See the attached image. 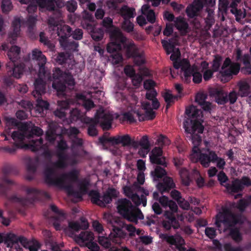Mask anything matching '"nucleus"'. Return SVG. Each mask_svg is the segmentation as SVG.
Masks as SVG:
<instances>
[{"instance_id": "obj_14", "label": "nucleus", "mask_w": 251, "mask_h": 251, "mask_svg": "<svg viewBox=\"0 0 251 251\" xmlns=\"http://www.w3.org/2000/svg\"><path fill=\"white\" fill-rule=\"evenodd\" d=\"M240 1L241 0H232L231 3L229 4L227 0H219V9L226 11L228 8H230L231 13L235 15L236 20L239 21L246 16L244 10H238L237 8V6Z\"/></svg>"}, {"instance_id": "obj_9", "label": "nucleus", "mask_w": 251, "mask_h": 251, "mask_svg": "<svg viewBox=\"0 0 251 251\" xmlns=\"http://www.w3.org/2000/svg\"><path fill=\"white\" fill-rule=\"evenodd\" d=\"M34 90L32 94L36 99V111L39 114L43 113L44 110L49 109L50 104L46 100H43L41 96L46 93V83L42 78H37L34 83Z\"/></svg>"}, {"instance_id": "obj_43", "label": "nucleus", "mask_w": 251, "mask_h": 251, "mask_svg": "<svg viewBox=\"0 0 251 251\" xmlns=\"http://www.w3.org/2000/svg\"><path fill=\"white\" fill-rule=\"evenodd\" d=\"M154 180H157L159 178H161L167 175V172L164 168H162L159 166H157L153 171L151 172Z\"/></svg>"}, {"instance_id": "obj_12", "label": "nucleus", "mask_w": 251, "mask_h": 251, "mask_svg": "<svg viewBox=\"0 0 251 251\" xmlns=\"http://www.w3.org/2000/svg\"><path fill=\"white\" fill-rule=\"evenodd\" d=\"M204 6L202 0H194L191 4L186 7L185 12L189 19H194L193 24L196 28L200 26V22L197 17L199 15L200 11Z\"/></svg>"}, {"instance_id": "obj_19", "label": "nucleus", "mask_w": 251, "mask_h": 251, "mask_svg": "<svg viewBox=\"0 0 251 251\" xmlns=\"http://www.w3.org/2000/svg\"><path fill=\"white\" fill-rule=\"evenodd\" d=\"M240 70V66L238 63H231L230 60L226 58L221 68V73L225 75L230 76L232 75H236Z\"/></svg>"}, {"instance_id": "obj_21", "label": "nucleus", "mask_w": 251, "mask_h": 251, "mask_svg": "<svg viewBox=\"0 0 251 251\" xmlns=\"http://www.w3.org/2000/svg\"><path fill=\"white\" fill-rule=\"evenodd\" d=\"M187 72L188 79L186 77H182L185 83H189L191 82L192 76H193V81L195 83H199L202 80V75L198 71V69L195 66H190Z\"/></svg>"}, {"instance_id": "obj_40", "label": "nucleus", "mask_w": 251, "mask_h": 251, "mask_svg": "<svg viewBox=\"0 0 251 251\" xmlns=\"http://www.w3.org/2000/svg\"><path fill=\"white\" fill-rule=\"evenodd\" d=\"M102 25L106 28V31L109 33V36H110L112 31L115 29L120 30L113 25V20L110 17L103 18L102 21Z\"/></svg>"}, {"instance_id": "obj_48", "label": "nucleus", "mask_w": 251, "mask_h": 251, "mask_svg": "<svg viewBox=\"0 0 251 251\" xmlns=\"http://www.w3.org/2000/svg\"><path fill=\"white\" fill-rule=\"evenodd\" d=\"M70 53L68 52H61L58 53L55 60L56 62L60 65H63L66 63L67 61L70 58Z\"/></svg>"}, {"instance_id": "obj_24", "label": "nucleus", "mask_w": 251, "mask_h": 251, "mask_svg": "<svg viewBox=\"0 0 251 251\" xmlns=\"http://www.w3.org/2000/svg\"><path fill=\"white\" fill-rule=\"evenodd\" d=\"M118 192L114 188H108L104 195L101 197L100 206L105 207L107 204L112 201V199L118 196Z\"/></svg>"}, {"instance_id": "obj_5", "label": "nucleus", "mask_w": 251, "mask_h": 251, "mask_svg": "<svg viewBox=\"0 0 251 251\" xmlns=\"http://www.w3.org/2000/svg\"><path fill=\"white\" fill-rule=\"evenodd\" d=\"M57 169H60L49 166H46L45 168L44 181L48 186L63 188L65 187L66 179L73 182L77 181L79 172L77 170L73 169L67 173L59 175L56 171Z\"/></svg>"}, {"instance_id": "obj_3", "label": "nucleus", "mask_w": 251, "mask_h": 251, "mask_svg": "<svg viewBox=\"0 0 251 251\" xmlns=\"http://www.w3.org/2000/svg\"><path fill=\"white\" fill-rule=\"evenodd\" d=\"M236 205L233 203L230 207H223L216 216L215 224L221 232H227L234 241L239 242L242 239V234L235 226L242 222L241 217L236 216L233 213L232 209Z\"/></svg>"}, {"instance_id": "obj_11", "label": "nucleus", "mask_w": 251, "mask_h": 251, "mask_svg": "<svg viewBox=\"0 0 251 251\" xmlns=\"http://www.w3.org/2000/svg\"><path fill=\"white\" fill-rule=\"evenodd\" d=\"M110 38L111 42L107 46V52L114 54L120 51L123 48L126 50V38L124 36L120 30L115 29L112 31Z\"/></svg>"}, {"instance_id": "obj_13", "label": "nucleus", "mask_w": 251, "mask_h": 251, "mask_svg": "<svg viewBox=\"0 0 251 251\" xmlns=\"http://www.w3.org/2000/svg\"><path fill=\"white\" fill-rule=\"evenodd\" d=\"M126 47V54L128 58H132L136 66H140L145 63L143 52H140L138 47L133 41L128 42Z\"/></svg>"}, {"instance_id": "obj_34", "label": "nucleus", "mask_w": 251, "mask_h": 251, "mask_svg": "<svg viewBox=\"0 0 251 251\" xmlns=\"http://www.w3.org/2000/svg\"><path fill=\"white\" fill-rule=\"evenodd\" d=\"M160 237L165 240L169 244L175 245L176 247L177 245L184 243V239L179 236H174L173 235L170 236L166 234H162Z\"/></svg>"}, {"instance_id": "obj_54", "label": "nucleus", "mask_w": 251, "mask_h": 251, "mask_svg": "<svg viewBox=\"0 0 251 251\" xmlns=\"http://www.w3.org/2000/svg\"><path fill=\"white\" fill-rule=\"evenodd\" d=\"M151 162L153 164L162 165L164 168L167 166V163L165 161V158L164 157H150Z\"/></svg>"}, {"instance_id": "obj_38", "label": "nucleus", "mask_w": 251, "mask_h": 251, "mask_svg": "<svg viewBox=\"0 0 251 251\" xmlns=\"http://www.w3.org/2000/svg\"><path fill=\"white\" fill-rule=\"evenodd\" d=\"M30 149L33 151H37L43 148V139L41 137L31 139L28 144Z\"/></svg>"}, {"instance_id": "obj_6", "label": "nucleus", "mask_w": 251, "mask_h": 251, "mask_svg": "<svg viewBox=\"0 0 251 251\" xmlns=\"http://www.w3.org/2000/svg\"><path fill=\"white\" fill-rule=\"evenodd\" d=\"M20 52L21 49L17 46L11 47L7 52V56L10 61L6 65L7 73L4 81L8 86L13 84L14 78H19L23 75L24 65L16 63L19 58Z\"/></svg>"}, {"instance_id": "obj_22", "label": "nucleus", "mask_w": 251, "mask_h": 251, "mask_svg": "<svg viewBox=\"0 0 251 251\" xmlns=\"http://www.w3.org/2000/svg\"><path fill=\"white\" fill-rule=\"evenodd\" d=\"M126 236V233L122 228L113 226L112 231L109 235V239L116 244H121L122 239H125Z\"/></svg>"}, {"instance_id": "obj_25", "label": "nucleus", "mask_w": 251, "mask_h": 251, "mask_svg": "<svg viewBox=\"0 0 251 251\" xmlns=\"http://www.w3.org/2000/svg\"><path fill=\"white\" fill-rule=\"evenodd\" d=\"M82 122L88 125V134L91 136H95L98 134V130L96 128L97 126L99 123V119L85 117Z\"/></svg>"}, {"instance_id": "obj_31", "label": "nucleus", "mask_w": 251, "mask_h": 251, "mask_svg": "<svg viewBox=\"0 0 251 251\" xmlns=\"http://www.w3.org/2000/svg\"><path fill=\"white\" fill-rule=\"evenodd\" d=\"M133 112L138 117L139 121L152 120L155 117V113L152 109L145 111V113H141L139 110H134Z\"/></svg>"}, {"instance_id": "obj_36", "label": "nucleus", "mask_w": 251, "mask_h": 251, "mask_svg": "<svg viewBox=\"0 0 251 251\" xmlns=\"http://www.w3.org/2000/svg\"><path fill=\"white\" fill-rule=\"evenodd\" d=\"M60 44L61 47L67 51L66 52L70 53V55L72 52L77 50V49L78 47L77 42L74 41L70 42L68 39L60 43Z\"/></svg>"}, {"instance_id": "obj_4", "label": "nucleus", "mask_w": 251, "mask_h": 251, "mask_svg": "<svg viewBox=\"0 0 251 251\" xmlns=\"http://www.w3.org/2000/svg\"><path fill=\"white\" fill-rule=\"evenodd\" d=\"M58 142L56 155L58 160L50 162V166L59 169H65L68 166H75L81 162L84 155L82 152L75 149H72L71 154L69 156L65 153L69 148L67 142L62 138Z\"/></svg>"}, {"instance_id": "obj_1", "label": "nucleus", "mask_w": 251, "mask_h": 251, "mask_svg": "<svg viewBox=\"0 0 251 251\" xmlns=\"http://www.w3.org/2000/svg\"><path fill=\"white\" fill-rule=\"evenodd\" d=\"M185 114L186 116L183 122V127L187 138L193 145L190 158L193 162H200L204 167V153L199 148L202 140L200 135L196 133V131L198 133H202L203 132L204 126L202 125L204 122L203 111L199 109L197 106L191 105L186 107Z\"/></svg>"}, {"instance_id": "obj_30", "label": "nucleus", "mask_w": 251, "mask_h": 251, "mask_svg": "<svg viewBox=\"0 0 251 251\" xmlns=\"http://www.w3.org/2000/svg\"><path fill=\"white\" fill-rule=\"evenodd\" d=\"M119 13L124 20H127L134 18L136 14L135 8L129 7L126 5L122 6L120 9Z\"/></svg>"}, {"instance_id": "obj_45", "label": "nucleus", "mask_w": 251, "mask_h": 251, "mask_svg": "<svg viewBox=\"0 0 251 251\" xmlns=\"http://www.w3.org/2000/svg\"><path fill=\"white\" fill-rule=\"evenodd\" d=\"M38 163V160H33L29 158L26 163V169L29 173L34 174L36 170Z\"/></svg>"}, {"instance_id": "obj_41", "label": "nucleus", "mask_w": 251, "mask_h": 251, "mask_svg": "<svg viewBox=\"0 0 251 251\" xmlns=\"http://www.w3.org/2000/svg\"><path fill=\"white\" fill-rule=\"evenodd\" d=\"M139 146L145 149H150V144L148 137L147 135L143 136L139 141H135L133 142V147L138 148Z\"/></svg>"}, {"instance_id": "obj_53", "label": "nucleus", "mask_w": 251, "mask_h": 251, "mask_svg": "<svg viewBox=\"0 0 251 251\" xmlns=\"http://www.w3.org/2000/svg\"><path fill=\"white\" fill-rule=\"evenodd\" d=\"M216 158L217 155L215 152L210 151L209 149L205 150V164L206 163L214 161Z\"/></svg>"}, {"instance_id": "obj_57", "label": "nucleus", "mask_w": 251, "mask_h": 251, "mask_svg": "<svg viewBox=\"0 0 251 251\" xmlns=\"http://www.w3.org/2000/svg\"><path fill=\"white\" fill-rule=\"evenodd\" d=\"M5 124L7 127H10L12 128L17 127L19 124V122L15 118L6 117L5 118Z\"/></svg>"}, {"instance_id": "obj_52", "label": "nucleus", "mask_w": 251, "mask_h": 251, "mask_svg": "<svg viewBox=\"0 0 251 251\" xmlns=\"http://www.w3.org/2000/svg\"><path fill=\"white\" fill-rule=\"evenodd\" d=\"M122 28L127 32H131L133 30L134 25L129 20H124L122 23Z\"/></svg>"}, {"instance_id": "obj_61", "label": "nucleus", "mask_w": 251, "mask_h": 251, "mask_svg": "<svg viewBox=\"0 0 251 251\" xmlns=\"http://www.w3.org/2000/svg\"><path fill=\"white\" fill-rule=\"evenodd\" d=\"M43 134V130L39 127L34 126L31 130L28 137L33 138V135H36L38 137L40 136Z\"/></svg>"}, {"instance_id": "obj_44", "label": "nucleus", "mask_w": 251, "mask_h": 251, "mask_svg": "<svg viewBox=\"0 0 251 251\" xmlns=\"http://www.w3.org/2000/svg\"><path fill=\"white\" fill-rule=\"evenodd\" d=\"M44 232L48 237V241L50 246V249L52 251H62L60 249L58 244L55 242H53L52 239L51 233L47 230L44 231Z\"/></svg>"}, {"instance_id": "obj_62", "label": "nucleus", "mask_w": 251, "mask_h": 251, "mask_svg": "<svg viewBox=\"0 0 251 251\" xmlns=\"http://www.w3.org/2000/svg\"><path fill=\"white\" fill-rule=\"evenodd\" d=\"M40 42L44 45L50 48L52 46L51 42L49 40L48 38L46 37L44 32H41L39 35Z\"/></svg>"}, {"instance_id": "obj_23", "label": "nucleus", "mask_w": 251, "mask_h": 251, "mask_svg": "<svg viewBox=\"0 0 251 251\" xmlns=\"http://www.w3.org/2000/svg\"><path fill=\"white\" fill-rule=\"evenodd\" d=\"M175 184L173 181V179L168 176H165L163 178V181L159 182L156 187L158 191L162 194L168 192L169 191L175 187Z\"/></svg>"}, {"instance_id": "obj_55", "label": "nucleus", "mask_w": 251, "mask_h": 251, "mask_svg": "<svg viewBox=\"0 0 251 251\" xmlns=\"http://www.w3.org/2000/svg\"><path fill=\"white\" fill-rule=\"evenodd\" d=\"M193 175L196 179V182L199 187H202L204 186V178L202 177L197 170H194L193 171Z\"/></svg>"}, {"instance_id": "obj_46", "label": "nucleus", "mask_w": 251, "mask_h": 251, "mask_svg": "<svg viewBox=\"0 0 251 251\" xmlns=\"http://www.w3.org/2000/svg\"><path fill=\"white\" fill-rule=\"evenodd\" d=\"M179 174L183 183L186 186L189 185L191 179L188 170L184 168L181 169L179 171Z\"/></svg>"}, {"instance_id": "obj_35", "label": "nucleus", "mask_w": 251, "mask_h": 251, "mask_svg": "<svg viewBox=\"0 0 251 251\" xmlns=\"http://www.w3.org/2000/svg\"><path fill=\"white\" fill-rule=\"evenodd\" d=\"M86 28H92L91 36L92 39L96 41H100L103 38L104 32L102 28H93L91 24H86Z\"/></svg>"}, {"instance_id": "obj_17", "label": "nucleus", "mask_w": 251, "mask_h": 251, "mask_svg": "<svg viewBox=\"0 0 251 251\" xmlns=\"http://www.w3.org/2000/svg\"><path fill=\"white\" fill-rule=\"evenodd\" d=\"M250 184V179L244 177L241 180L236 179L232 181L231 184H227L225 186L229 193H233L242 190L244 186H248Z\"/></svg>"}, {"instance_id": "obj_37", "label": "nucleus", "mask_w": 251, "mask_h": 251, "mask_svg": "<svg viewBox=\"0 0 251 251\" xmlns=\"http://www.w3.org/2000/svg\"><path fill=\"white\" fill-rule=\"evenodd\" d=\"M13 166L12 165L6 164H5L2 170L3 176L1 177V179L2 182L6 183L8 185H12L13 184V182L8 179L7 176L10 174L13 171Z\"/></svg>"}, {"instance_id": "obj_39", "label": "nucleus", "mask_w": 251, "mask_h": 251, "mask_svg": "<svg viewBox=\"0 0 251 251\" xmlns=\"http://www.w3.org/2000/svg\"><path fill=\"white\" fill-rule=\"evenodd\" d=\"M113 117L111 115L104 113L101 118V126L103 129L108 130L111 128Z\"/></svg>"}, {"instance_id": "obj_50", "label": "nucleus", "mask_w": 251, "mask_h": 251, "mask_svg": "<svg viewBox=\"0 0 251 251\" xmlns=\"http://www.w3.org/2000/svg\"><path fill=\"white\" fill-rule=\"evenodd\" d=\"M56 135L55 129L50 126V128L47 131L46 133V140L50 143H53L56 139Z\"/></svg>"}, {"instance_id": "obj_63", "label": "nucleus", "mask_w": 251, "mask_h": 251, "mask_svg": "<svg viewBox=\"0 0 251 251\" xmlns=\"http://www.w3.org/2000/svg\"><path fill=\"white\" fill-rule=\"evenodd\" d=\"M111 57L113 58L112 61L115 64H118L123 61V56L120 51L116 52L111 55Z\"/></svg>"}, {"instance_id": "obj_42", "label": "nucleus", "mask_w": 251, "mask_h": 251, "mask_svg": "<svg viewBox=\"0 0 251 251\" xmlns=\"http://www.w3.org/2000/svg\"><path fill=\"white\" fill-rule=\"evenodd\" d=\"M167 104L166 106V110L167 111L170 106L173 104L176 100H177L178 96H174L171 94L169 92H166L163 95Z\"/></svg>"}, {"instance_id": "obj_29", "label": "nucleus", "mask_w": 251, "mask_h": 251, "mask_svg": "<svg viewBox=\"0 0 251 251\" xmlns=\"http://www.w3.org/2000/svg\"><path fill=\"white\" fill-rule=\"evenodd\" d=\"M174 24L176 29L182 34H186L188 33L189 25L183 17L181 16L176 17L174 21Z\"/></svg>"}, {"instance_id": "obj_58", "label": "nucleus", "mask_w": 251, "mask_h": 251, "mask_svg": "<svg viewBox=\"0 0 251 251\" xmlns=\"http://www.w3.org/2000/svg\"><path fill=\"white\" fill-rule=\"evenodd\" d=\"M195 102L204 110V92L197 93L195 97Z\"/></svg>"}, {"instance_id": "obj_64", "label": "nucleus", "mask_w": 251, "mask_h": 251, "mask_svg": "<svg viewBox=\"0 0 251 251\" xmlns=\"http://www.w3.org/2000/svg\"><path fill=\"white\" fill-rule=\"evenodd\" d=\"M36 22V18L33 16H30L27 21L28 30L31 32L34 29Z\"/></svg>"}, {"instance_id": "obj_28", "label": "nucleus", "mask_w": 251, "mask_h": 251, "mask_svg": "<svg viewBox=\"0 0 251 251\" xmlns=\"http://www.w3.org/2000/svg\"><path fill=\"white\" fill-rule=\"evenodd\" d=\"M75 240L78 243H84L85 242H93L94 239L93 232L88 231H81L79 235H75Z\"/></svg>"}, {"instance_id": "obj_15", "label": "nucleus", "mask_w": 251, "mask_h": 251, "mask_svg": "<svg viewBox=\"0 0 251 251\" xmlns=\"http://www.w3.org/2000/svg\"><path fill=\"white\" fill-rule=\"evenodd\" d=\"M24 133L14 131L12 133L11 138L15 142L11 146L3 147L1 150L11 154H14L18 149H22L24 147V140L25 139Z\"/></svg>"}, {"instance_id": "obj_20", "label": "nucleus", "mask_w": 251, "mask_h": 251, "mask_svg": "<svg viewBox=\"0 0 251 251\" xmlns=\"http://www.w3.org/2000/svg\"><path fill=\"white\" fill-rule=\"evenodd\" d=\"M11 30L8 34V39L10 44H14L21 31V20L19 18L14 19L12 23Z\"/></svg>"}, {"instance_id": "obj_16", "label": "nucleus", "mask_w": 251, "mask_h": 251, "mask_svg": "<svg viewBox=\"0 0 251 251\" xmlns=\"http://www.w3.org/2000/svg\"><path fill=\"white\" fill-rule=\"evenodd\" d=\"M208 96L214 99L219 104H224L228 101L227 95L218 87H211L208 89Z\"/></svg>"}, {"instance_id": "obj_32", "label": "nucleus", "mask_w": 251, "mask_h": 251, "mask_svg": "<svg viewBox=\"0 0 251 251\" xmlns=\"http://www.w3.org/2000/svg\"><path fill=\"white\" fill-rule=\"evenodd\" d=\"M215 0H205V7H206V11L208 13L207 21L208 24L211 25L213 23V12Z\"/></svg>"}, {"instance_id": "obj_33", "label": "nucleus", "mask_w": 251, "mask_h": 251, "mask_svg": "<svg viewBox=\"0 0 251 251\" xmlns=\"http://www.w3.org/2000/svg\"><path fill=\"white\" fill-rule=\"evenodd\" d=\"M238 94L239 96L244 97L248 96L251 92V88L249 83L245 80H241L238 82Z\"/></svg>"}, {"instance_id": "obj_18", "label": "nucleus", "mask_w": 251, "mask_h": 251, "mask_svg": "<svg viewBox=\"0 0 251 251\" xmlns=\"http://www.w3.org/2000/svg\"><path fill=\"white\" fill-rule=\"evenodd\" d=\"M164 215L165 219L162 221V226L165 229L169 230L172 227L176 229L180 227L179 223L174 213L166 211Z\"/></svg>"}, {"instance_id": "obj_2", "label": "nucleus", "mask_w": 251, "mask_h": 251, "mask_svg": "<svg viewBox=\"0 0 251 251\" xmlns=\"http://www.w3.org/2000/svg\"><path fill=\"white\" fill-rule=\"evenodd\" d=\"M32 59L36 60L39 66V76L43 77L48 81H52V87L55 90L58 95H64L66 89V85L74 87L75 84V79L71 73L63 71L58 67H55L52 70V74L45 69L47 62L46 56L42 52L37 49H34L32 52Z\"/></svg>"}, {"instance_id": "obj_60", "label": "nucleus", "mask_w": 251, "mask_h": 251, "mask_svg": "<svg viewBox=\"0 0 251 251\" xmlns=\"http://www.w3.org/2000/svg\"><path fill=\"white\" fill-rule=\"evenodd\" d=\"M83 32L82 29L76 28L74 31H72L71 36L76 40H81L83 37Z\"/></svg>"}, {"instance_id": "obj_26", "label": "nucleus", "mask_w": 251, "mask_h": 251, "mask_svg": "<svg viewBox=\"0 0 251 251\" xmlns=\"http://www.w3.org/2000/svg\"><path fill=\"white\" fill-rule=\"evenodd\" d=\"M174 67L177 70L179 68L181 71L183 73V76L188 78L187 72L189 71V69L191 66L189 61L187 59L183 58L179 61H175L173 62ZM188 79V78H186Z\"/></svg>"}, {"instance_id": "obj_59", "label": "nucleus", "mask_w": 251, "mask_h": 251, "mask_svg": "<svg viewBox=\"0 0 251 251\" xmlns=\"http://www.w3.org/2000/svg\"><path fill=\"white\" fill-rule=\"evenodd\" d=\"M37 3L38 4V5L41 7L39 5V0L37 1L36 0H33L30 1L29 3V4L27 7V10L28 13H34L35 12L37 9Z\"/></svg>"}, {"instance_id": "obj_7", "label": "nucleus", "mask_w": 251, "mask_h": 251, "mask_svg": "<svg viewBox=\"0 0 251 251\" xmlns=\"http://www.w3.org/2000/svg\"><path fill=\"white\" fill-rule=\"evenodd\" d=\"M135 194L132 197L133 202L137 205L138 200L134 198ZM134 206L131 201L126 199H120L118 201L117 210L124 219L127 221L137 224L139 220H143L144 218L141 210Z\"/></svg>"}, {"instance_id": "obj_51", "label": "nucleus", "mask_w": 251, "mask_h": 251, "mask_svg": "<svg viewBox=\"0 0 251 251\" xmlns=\"http://www.w3.org/2000/svg\"><path fill=\"white\" fill-rule=\"evenodd\" d=\"M13 5L10 0H2L1 8L3 13L7 14L12 10Z\"/></svg>"}, {"instance_id": "obj_8", "label": "nucleus", "mask_w": 251, "mask_h": 251, "mask_svg": "<svg viewBox=\"0 0 251 251\" xmlns=\"http://www.w3.org/2000/svg\"><path fill=\"white\" fill-rule=\"evenodd\" d=\"M39 5L50 12H53L55 18L61 16V9L66 6L70 13H74L77 8V3L75 0H70L65 2L64 0H39Z\"/></svg>"}, {"instance_id": "obj_47", "label": "nucleus", "mask_w": 251, "mask_h": 251, "mask_svg": "<svg viewBox=\"0 0 251 251\" xmlns=\"http://www.w3.org/2000/svg\"><path fill=\"white\" fill-rule=\"evenodd\" d=\"M92 202L100 206L101 196L100 193L94 190H91L89 193Z\"/></svg>"}, {"instance_id": "obj_27", "label": "nucleus", "mask_w": 251, "mask_h": 251, "mask_svg": "<svg viewBox=\"0 0 251 251\" xmlns=\"http://www.w3.org/2000/svg\"><path fill=\"white\" fill-rule=\"evenodd\" d=\"M72 28L68 25H61L57 27V35L59 43L68 39L71 36Z\"/></svg>"}, {"instance_id": "obj_49", "label": "nucleus", "mask_w": 251, "mask_h": 251, "mask_svg": "<svg viewBox=\"0 0 251 251\" xmlns=\"http://www.w3.org/2000/svg\"><path fill=\"white\" fill-rule=\"evenodd\" d=\"M135 142L134 139H132L128 134L120 136L119 144H122L123 146H130L133 147V142Z\"/></svg>"}, {"instance_id": "obj_10", "label": "nucleus", "mask_w": 251, "mask_h": 251, "mask_svg": "<svg viewBox=\"0 0 251 251\" xmlns=\"http://www.w3.org/2000/svg\"><path fill=\"white\" fill-rule=\"evenodd\" d=\"M24 191L28 196H32L31 200H28L27 198L18 197L16 195H13L9 197L8 200L10 202L19 203L20 204L25 206L28 203H31L35 200H38L40 196H42L47 200L50 198V194L46 191L38 190L33 187H25Z\"/></svg>"}, {"instance_id": "obj_56", "label": "nucleus", "mask_w": 251, "mask_h": 251, "mask_svg": "<svg viewBox=\"0 0 251 251\" xmlns=\"http://www.w3.org/2000/svg\"><path fill=\"white\" fill-rule=\"evenodd\" d=\"M80 118V111L77 109H73L70 111V120L71 122H75L79 120Z\"/></svg>"}]
</instances>
